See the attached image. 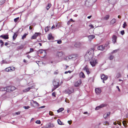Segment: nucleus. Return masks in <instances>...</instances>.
<instances>
[{"instance_id": "1", "label": "nucleus", "mask_w": 128, "mask_h": 128, "mask_svg": "<svg viewBox=\"0 0 128 128\" xmlns=\"http://www.w3.org/2000/svg\"><path fill=\"white\" fill-rule=\"evenodd\" d=\"M59 81L58 80H56L54 81L53 82V85L54 86L53 89L52 90V91L54 90L56 88H58L59 86Z\"/></svg>"}, {"instance_id": "2", "label": "nucleus", "mask_w": 128, "mask_h": 128, "mask_svg": "<svg viewBox=\"0 0 128 128\" xmlns=\"http://www.w3.org/2000/svg\"><path fill=\"white\" fill-rule=\"evenodd\" d=\"M56 54L60 59L62 60L64 59V58H63V56L64 55V54L63 52H58Z\"/></svg>"}, {"instance_id": "3", "label": "nucleus", "mask_w": 128, "mask_h": 128, "mask_svg": "<svg viewBox=\"0 0 128 128\" xmlns=\"http://www.w3.org/2000/svg\"><path fill=\"white\" fill-rule=\"evenodd\" d=\"M108 45V43H107L106 44L105 46H103L102 45L99 46L98 48L97 49L98 50H104L106 47H108V48L109 47V46Z\"/></svg>"}, {"instance_id": "4", "label": "nucleus", "mask_w": 128, "mask_h": 128, "mask_svg": "<svg viewBox=\"0 0 128 128\" xmlns=\"http://www.w3.org/2000/svg\"><path fill=\"white\" fill-rule=\"evenodd\" d=\"M90 63L92 66L93 67L95 66L98 63V61L96 59H92L90 61Z\"/></svg>"}, {"instance_id": "5", "label": "nucleus", "mask_w": 128, "mask_h": 128, "mask_svg": "<svg viewBox=\"0 0 128 128\" xmlns=\"http://www.w3.org/2000/svg\"><path fill=\"white\" fill-rule=\"evenodd\" d=\"M54 126V124L49 123L46 124L43 127V128H50Z\"/></svg>"}, {"instance_id": "6", "label": "nucleus", "mask_w": 128, "mask_h": 128, "mask_svg": "<svg viewBox=\"0 0 128 128\" xmlns=\"http://www.w3.org/2000/svg\"><path fill=\"white\" fill-rule=\"evenodd\" d=\"M94 1V0H86L85 2V4L87 6L90 5L91 3Z\"/></svg>"}, {"instance_id": "7", "label": "nucleus", "mask_w": 128, "mask_h": 128, "mask_svg": "<svg viewBox=\"0 0 128 128\" xmlns=\"http://www.w3.org/2000/svg\"><path fill=\"white\" fill-rule=\"evenodd\" d=\"M107 104H102L99 106L96 107L95 109L96 110H98L100 108H102L106 106Z\"/></svg>"}, {"instance_id": "8", "label": "nucleus", "mask_w": 128, "mask_h": 128, "mask_svg": "<svg viewBox=\"0 0 128 128\" xmlns=\"http://www.w3.org/2000/svg\"><path fill=\"white\" fill-rule=\"evenodd\" d=\"M74 91V88H70L69 89L66 91V93L70 94L73 92Z\"/></svg>"}, {"instance_id": "9", "label": "nucleus", "mask_w": 128, "mask_h": 128, "mask_svg": "<svg viewBox=\"0 0 128 128\" xmlns=\"http://www.w3.org/2000/svg\"><path fill=\"white\" fill-rule=\"evenodd\" d=\"M82 83V81L80 80L75 82L74 86L75 87L78 86Z\"/></svg>"}, {"instance_id": "10", "label": "nucleus", "mask_w": 128, "mask_h": 128, "mask_svg": "<svg viewBox=\"0 0 128 128\" xmlns=\"http://www.w3.org/2000/svg\"><path fill=\"white\" fill-rule=\"evenodd\" d=\"M40 33L39 32L36 33L32 37L31 39H36L38 36L40 35Z\"/></svg>"}, {"instance_id": "11", "label": "nucleus", "mask_w": 128, "mask_h": 128, "mask_svg": "<svg viewBox=\"0 0 128 128\" xmlns=\"http://www.w3.org/2000/svg\"><path fill=\"white\" fill-rule=\"evenodd\" d=\"M83 70L84 71H85L88 74H90V72L89 71V69L88 68L87 66H86L83 68Z\"/></svg>"}, {"instance_id": "12", "label": "nucleus", "mask_w": 128, "mask_h": 128, "mask_svg": "<svg viewBox=\"0 0 128 128\" xmlns=\"http://www.w3.org/2000/svg\"><path fill=\"white\" fill-rule=\"evenodd\" d=\"M101 79L103 80V82L104 83V80H107L108 78V77L107 76H105L104 74H102L101 76Z\"/></svg>"}, {"instance_id": "13", "label": "nucleus", "mask_w": 128, "mask_h": 128, "mask_svg": "<svg viewBox=\"0 0 128 128\" xmlns=\"http://www.w3.org/2000/svg\"><path fill=\"white\" fill-rule=\"evenodd\" d=\"M75 56L74 55H72L69 56L68 57H66L64 58V60H66L68 59H71L75 57Z\"/></svg>"}, {"instance_id": "14", "label": "nucleus", "mask_w": 128, "mask_h": 128, "mask_svg": "<svg viewBox=\"0 0 128 128\" xmlns=\"http://www.w3.org/2000/svg\"><path fill=\"white\" fill-rule=\"evenodd\" d=\"M33 88H34L33 86H30L26 88L24 90H23V92H28L30 89Z\"/></svg>"}, {"instance_id": "15", "label": "nucleus", "mask_w": 128, "mask_h": 128, "mask_svg": "<svg viewBox=\"0 0 128 128\" xmlns=\"http://www.w3.org/2000/svg\"><path fill=\"white\" fill-rule=\"evenodd\" d=\"M108 1L109 3L112 4L116 3V0H108Z\"/></svg>"}, {"instance_id": "16", "label": "nucleus", "mask_w": 128, "mask_h": 128, "mask_svg": "<svg viewBox=\"0 0 128 128\" xmlns=\"http://www.w3.org/2000/svg\"><path fill=\"white\" fill-rule=\"evenodd\" d=\"M101 92V90L100 88H96L95 89L96 92L97 94H100V93Z\"/></svg>"}, {"instance_id": "17", "label": "nucleus", "mask_w": 128, "mask_h": 128, "mask_svg": "<svg viewBox=\"0 0 128 128\" xmlns=\"http://www.w3.org/2000/svg\"><path fill=\"white\" fill-rule=\"evenodd\" d=\"M117 37L115 35H114L112 37V41L114 44L116 42Z\"/></svg>"}, {"instance_id": "18", "label": "nucleus", "mask_w": 128, "mask_h": 128, "mask_svg": "<svg viewBox=\"0 0 128 128\" xmlns=\"http://www.w3.org/2000/svg\"><path fill=\"white\" fill-rule=\"evenodd\" d=\"M6 88V91L8 92H10L11 91V86H8Z\"/></svg>"}, {"instance_id": "19", "label": "nucleus", "mask_w": 128, "mask_h": 128, "mask_svg": "<svg viewBox=\"0 0 128 128\" xmlns=\"http://www.w3.org/2000/svg\"><path fill=\"white\" fill-rule=\"evenodd\" d=\"M95 37V36L93 35H90L88 36L89 40L90 41H91Z\"/></svg>"}, {"instance_id": "20", "label": "nucleus", "mask_w": 128, "mask_h": 128, "mask_svg": "<svg viewBox=\"0 0 128 128\" xmlns=\"http://www.w3.org/2000/svg\"><path fill=\"white\" fill-rule=\"evenodd\" d=\"M0 37H2L4 39H8V35H2L0 36Z\"/></svg>"}, {"instance_id": "21", "label": "nucleus", "mask_w": 128, "mask_h": 128, "mask_svg": "<svg viewBox=\"0 0 128 128\" xmlns=\"http://www.w3.org/2000/svg\"><path fill=\"white\" fill-rule=\"evenodd\" d=\"M81 46V43L79 42H78L76 43L74 45V46L75 47L77 48H79Z\"/></svg>"}, {"instance_id": "22", "label": "nucleus", "mask_w": 128, "mask_h": 128, "mask_svg": "<svg viewBox=\"0 0 128 128\" xmlns=\"http://www.w3.org/2000/svg\"><path fill=\"white\" fill-rule=\"evenodd\" d=\"M39 52L41 54H44V56H45L46 54V52L45 51L42 50H39Z\"/></svg>"}, {"instance_id": "23", "label": "nucleus", "mask_w": 128, "mask_h": 128, "mask_svg": "<svg viewBox=\"0 0 128 128\" xmlns=\"http://www.w3.org/2000/svg\"><path fill=\"white\" fill-rule=\"evenodd\" d=\"M116 20L114 18L112 19L110 22L111 24H113L116 22Z\"/></svg>"}, {"instance_id": "24", "label": "nucleus", "mask_w": 128, "mask_h": 128, "mask_svg": "<svg viewBox=\"0 0 128 128\" xmlns=\"http://www.w3.org/2000/svg\"><path fill=\"white\" fill-rule=\"evenodd\" d=\"M80 78H84L85 77L84 74L82 72H81L80 73Z\"/></svg>"}, {"instance_id": "25", "label": "nucleus", "mask_w": 128, "mask_h": 128, "mask_svg": "<svg viewBox=\"0 0 128 128\" xmlns=\"http://www.w3.org/2000/svg\"><path fill=\"white\" fill-rule=\"evenodd\" d=\"M110 114V112L106 113L104 115V118H106L108 116H109Z\"/></svg>"}, {"instance_id": "26", "label": "nucleus", "mask_w": 128, "mask_h": 128, "mask_svg": "<svg viewBox=\"0 0 128 128\" xmlns=\"http://www.w3.org/2000/svg\"><path fill=\"white\" fill-rule=\"evenodd\" d=\"M110 17V15L108 14L106 15L103 18V19L105 20H108Z\"/></svg>"}, {"instance_id": "27", "label": "nucleus", "mask_w": 128, "mask_h": 128, "mask_svg": "<svg viewBox=\"0 0 128 128\" xmlns=\"http://www.w3.org/2000/svg\"><path fill=\"white\" fill-rule=\"evenodd\" d=\"M48 40H50V39H53V37L52 36V35L51 34H48Z\"/></svg>"}, {"instance_id": "28", "label": "nucleus", "mask_w": 128, "mask_h": 128, "mask_svg": "<svg viewBox=\"0 0 128 128\" xmlns=\"http://www.w3.org/2000/svg\"><path fill=\"white\" fill-rule=\"evenodd\" d=\"M11 70L12 67H9L6 68L5 70L6 72H8Z\"/></svg>"}, {"instance_id": "29", "label": "nucleus", "mask_w": 128, "mask_h": 128, "mask_svg": "<svg viewBox=\"0 0 128 128\" xmlns=\"http://www.w3.org/2000/svg\"><path fill=\"white\" fill-rule=\"evenodd\" d=\"M6 87H0V91H6Z\"/></svg>"}, {"instance_id": "30", "label": "nucleus", "mask_w": 128, "mask_h": 128, "mask_svg": "<svg viewBox=\"0 0 128 128\" xmlns=\"http://www.w3.org/2000/svg\"><path fill=\"white\" fill-rule=\"evenodd\" d=\"M64 110L63 108H59L58 110H57V112L58 113L62 112Z\"/></svg>"}, {"instance_id": "31", "label": "nucleus", "mask_w": 128, "mask_h": 128, "mask_svg": "<svg viewBox=\"0 0 128 128\" xmlns=\"http://www.w3.org/2000/svg\"><path fill=\"white\" fill-rule=\"evenodd\" d=\"M17 34L15 33H14V34L13 36V38L14 40L16 37Z\"/></svg>"}, {"instance_id": "32", "label": "nucleus", "mask_w": 128, "mask_h": 128, "mask_svg": "<svg viewBox=\"0 0 128 128\" xmlns=\"http://www.w3.org/2000/svg\"><path fill=\"white\" fill-rule=\"evenodd\" d=\"M121 76V75L120 74V73H118L117 74L116 76V77L117 78H119Z\"/></svg>"}, {"instance_id": "33", "label": "nucleus", "mask_w": 128, "mask_h": 128, "mask_svg": "<svg viewBox=\"0 0 128 128\" xmlns=\"http://www.w3.org/2000/svg\"><path fill=\"white\" fill-rule=\"evenodd\" d=\"M122 122L123 123V124L124 126L125 127H126V126L127 125L126 124V121H123Z\"/></svg>"}, {"instance_id": "34", "label": "nucleus", "mask_w": 128, "mask_h": 128, "mask_svg": "<svg viewBox=\"0 0 128 128\" xmlns=\"http://www.w3.org/2000/svg\"><path fill=\"white\" fill-rule=\"evenodd\" d=\"M28 35V34L26 33H25L23 35V36H22V39L23 40L24 38H26V36Z\"/></svg>"}, {"instance_id": "35", "label": "nucleus", "mask_w": 128, "mask_h": 128, "mask_svg": "<svg viewBox=\"0 0 128 128\" xmlns=\"http://www.w3.org/2000/svg\"><path fill=\"white\" fill-rule=\"evenodd\" d=\"M51 4H48L47 6L46 7V8L47 10H48L50 8V7L51 6Z\"/></svg>"}, {"instance_id": "36", "label": "nucleus", "mask_w": 128, "mask_h": 128, "mask_svg": "<svg viewBox=\"0 0 128 128\" xmlns=\"http://www.w3.org/2000/svg\"><path fill=\"white\" fill-rule=\"evenodd\" d=\"M127 26V24L126 22H124L123 24V28H125Z\"/></svg>"}, {"instance_id": "37", "label": "nucleus", "mask_w": 128, "mask_h": 128, "mask_svg": "<svg viewBox=\"0 0 128 128\" xmlns=\"http://www.w3.org/2000/svg\"><path fill=\"white\" fill-rule=\"evenodd\" d=\"M0 63L2 64H7V62L5 60H3Z\"/></svg>"}, {"instance_id": "38", "label": "nucleus", "mask_w": 128, "mask_h": 128, "mask_svg": "<svg viewBox=\"0 0 128 128\" xmlns=\"http://www.w3.org/2000/svg\"><path fill=\"white\" fill-rule=\"evenodd\" d=\"M114 57V56L112 55H111L109 57V59L111 60L113 59Z\"/></svg>"}, {"instance_id": "39", "label": "nucleus", "mask_w": 128, "mask_h": 128, "mask_svg": "<svg viewBox=\"0 0 128 128\" xmlns=\"http://www.w3.org/2000/svg\"><path fill=\"white\" fill-rule=\"evenodd\" d=\"M32 101L33 102V103L34 104H36L37 106H39V104L38 103L34 101V100H33Z\"/></svg>"}, {"instance_id": "40", "label": "nucleus", "mask_w": 128, "mask_h": 128, "mask_svg": "<svg viewBox=\"0 0 128 128\" xmlns=\"http://www.w3.org/2000/svg\"><path fill=\"white\" fill-rule=\"evenodd\" d=\"M58 124L60 125H62V123L60 119H58Z\"/></svg>"}, {"instance_id": "41", "label": "nucleus", "mask_w": 128, "mask_h": 128, "mask_svg": "<svg viewBox=\"0 0 128 128\" xmlns=\"http://www.w3.org/2000/svg\"><path fill=\"white\" fill-rule=\"evenodd\" d=\"M5 2V0H2L0 2V5H1L4 4Z\"/></svg>"}, {"instance_id": "42", "label": "nucleus", "mask_w": 128, "mask_h": 128, "mask_svg": "<svg viewBox=\"0 0 128 128\" xmlns=\"http://www.w3.org/2000/svg\"><path fill=\"white\" fill-rule=\"evenodd\" d=\"M36 123L38 124H40L41 123V122L40 120H37L35 122Z\"/></svg>"}, {"instance_id": "43", "label": "nucleus", "mask_w": 128, "mask_h": 128, "mask_svg": "<svg viewBox=\"0 0 128 128\" xmlns=\"http://www.w3.org/2000/svg\"><path fill=\"white\" fill-rule=\"evenodd\" d=\"M49 114L50 116H53L54 115L53 112L51 111H49Z\"/></svg>"}, {"instance_id": "44", "label": "nucleus", "mask_w": 128, "mask_h": 128, "mask_svg": "<svg viewBox=\"0 0 128 128\" xmlns=\"http://www.w3.org/2000/svg\"><path fill=\"white\" fill-rule=\"evenodd\" d=\"M34 50L33 48H30V51L29 52H27V54H28L30 52H32L34 51Z\"/></svg>"}, {"instance_id": "45", "label": "nucleus", "mask_w": 128, "mask_h": 128, "mask_svg": "<svg viewBox=\"0 0 128 128\" xmlns=\"http://www.w3.org/2000/svg\"><path fill=\"white\" fill-rule=\"evenodd\" d=\"M90 51H91L88 52L86 54V56H88V55H90V54H91Z\"/></svg>"}, {"instance_id": "46", "label": "nucleus", "mask_w": 128, "mask_h": 128, "mask_svg": "<svg viewBox=\"0 0 128 128\" xmlns=\"http://www.w3.org/2000/svg\"><path fill=\"white\" fill-rule=\"evenodd\" d=\"M23 108L26 109H27L29 108L30 107L29 106H24Z\"/></svg>"}, {"instance_id": "47", "label": "nucleus", "mask_w": 128, "mask_h": 128, "mask_svg": "<svg viewBox=\"0 0 128 128\" xmlns=\"http://www.w3.org/2000/svg\"><path fill=\"white\" fill-rule=\"evenodd\" d=\"M48 26L46 27L45 28V30L46 32H48Z\"/></svg>"}, {"instance_id": "48", "label": "nucleus", "mask_w": 128, "mask_h": 128, "mask_svg": "<svg viewBox=\"0 0 128 128\" xmlns=\"http://www.w3.org/2000/svg\"><path fill=\"white\" fill-rule=\"evenodd\" d=\"M19 19V17H18V18H15L14 19V21L15 22H16Z\"/></svg>"}, {"instance_id": "49", "label": "nucleus", "mask_w": 128, "mask_h": 128, "mask_svg": "<svg viewBox=\"0 0 128 128\" xmlns=\"http://www.w3.org/2000/svg\"><path fill=\"white\" fill-rule=\"evenodd\" d=\"M103 124L104 125H106V124H107L108 125L109 123L108 122L106 121L104 122Z\"/></svg>"}, {"instance_id": "50", "label": "nucleus", "mask_w": 128, "mask_h": 128, "mask_svg": "<svg viewBox=\"0 0 128 128\" xmlns=\"http://www.w3.org/2000/svg\"><path fill=\"white\" fill-rule=\"evenodd\" d=\"M15 89V88L14 87V86H11V91H12L14 90Z\"/></svg>"}, {"instance_id": "51", "label": "nucleus", "mask_w": 128, "mask_h": 128, "mask_svg": "<svg viewBox=\"0 0 128 128\" xmlns=\"http://www.w3.org/2000/svg\"><path fill=\"white\" fill-rule=\"evenodd\" d=\"M121 34L122 35H123L124 34V30H122L120 32Z\"/></svg>"}, {"instance_id": "52", "label": "nucleus", "mask_w": 128, "mask_h": 128, "mask_svg": "<svg viewBox=\"0 0 128 128\" xmlns=\"http://www.w3.org/2000/svg\"><path fill=\"white\" fill-rule=\"evenodd\" d=\"M118 50H115L112 52L111 54H113L114 53L116 52Z\"/></svg>"}, {"instance_id": "53", "label": "nucleus", "mask_w": 128, "mask_h": 128, "mask_svg": "<svg viewBox=\"0 0 128 128\" xmlns=\"http://www.w3.org/2000/svg\"><path fill=\"white\" fill-rule=\"evenodd\" d=\"M61 43H62V41L61 40H58L57 41V43L58 44H61Z\"/></svg>"}, {"instance_id": "54", "label": "nucleus", "mask_w": 128, "mask_h": 128, "mask_svg": "<svg viewBox=\"0 0 128 128\" xmlns=\"http://www.w3.org/2000/svg\"><path fill=\"white\" fill-rule=\"evenodd\" d=\"M65 101L67 103H69V100L67 99H66Z\"/></svg>"}, {"instance_id": "55", "label": "nucleus", "mask_w": 128, "mask_h": 128, "mask_svg": "<svg viewBox=\"0 0 128 128\" xmlns=\"http://www.w3.org/2000/svg\"><path fill=\"white\" fill-rule=\"evenodd\" d=\"M45 107V106H41L39 108H44Z\"/></svg>"}, {"instance_id": "56", "label": "nucleus", "mask_w": 128, "mask_h": 128, "mask_svg": "<svg viewBox=\"0 0 128 128\" xmlns=\"http://www.w3.org/2000/svg\"><path fill=\"white\" fill-rule=\"evenodd\" d=\"M116 88H117L118 89V91H119V92H120V89L119 88V87H118V86H116Z\"/></svg>"}, {"instance_id": "57", "label": "nucleus", "mask_w": 128, "mask_h": 128, "mask_svg": "<svg viewBox=\"0 0 128 128\" xmlns=\"http://www.w3.org/2000/svg\"><path fill=\"white\" fill-rule=\"evenodd\" d=\"M91 28H94V26L92 24H90L89 26Z\"/></svg>"}, {"instance_id": "58", "label": "nucleus", "mask_w": 128, "mask_h": 128, "mask_svg": "<svg viewBox=\"0 0 128 128\" xmlns=\"http://www.w3.org/2000/svg\"><path fill=\"white\" fill-rule=\"evenodd\" d=\"M20 48L21 49L22 48H23L22 46V45H21L20 46H19Z\"/></svg>"}, {"instance_id": "59", "label": "nucleus", "mask_w": 128, "mask_h": 128, "mask_svg": "<svg viewBox=\"0 0 128 128\" xmlns=\"http://www.w3.org/2000/svg\"><path fill=\"white\" fill-rule=\"evenodd\" d=\"M52 95L54 97H56V94L55 93L53 92L52 94Z\"/></svg>"}, {"instance_id": "60", "label": "nucleus", "mask_w": 128, "mask_h": 128, "mask_svg": "<svg viewBox=\"0 0 128 128\" xmlns=\"http://www.w3.org/2000/svg\"><path fill=\"white\" fill-rule=\"evenodd\" d=\"M16 114L17 115H18L20 114V112H16Z\"/></svg>"}, {"instance_id": "61", "label": "nucleus", "mask_w": 128, "mask_h": 128, "mask_svg": "<svg viewBox=\"0 0 128 128\" xmlns=\"http://www.w3.org/2000/svg\"><path fill=\"white\" fill-rule=\"evenodd\" d=\"M15 70V68H14L13 67L12 68L11 70L12 71H14Z\"/></svg>"}, {"instance_id": "62", "label": "nucleus", "mask_w": 128, "mask_h": 128, "mask_svg": "<svg viewBox=\"0 0 128 128\" xmlns=\"http://www.w3.org/2000/svg\"><path fill=\"white\" fill-rule=\"evenodd\" d=\"M92 17V16H88V17H87V18H88V19H90V18Z\"/></svg>"}, {"instance_id": "63", "label": "nucleus", "mask_w": 128, "mask_h": 128, "mask_svg": "<svg viewBox=\"0 0 128 128\" xmlns=\"http://www.w3.org/2000/svg\"><path fill=\"white\" fill-rule=\"evenodd\" d=\"M55 28V26H54L53 25V26H52V28H51V29H53V28Z\"/></svg>"}, {"instance_id": "64", "label": "nucleus", "mask_w": 128, "mask_h": 128, "mask_svg": "<svg viewBox=\"0 0 128 128\" xmlns=\"http://www.w3.org/2000/svg\"><path fill=\"white\" fill-rule=\"evenodd\" d=\"M0 43L2 44V43H4V42L2 40H0Z\"/></svg>"}]
</instances>
